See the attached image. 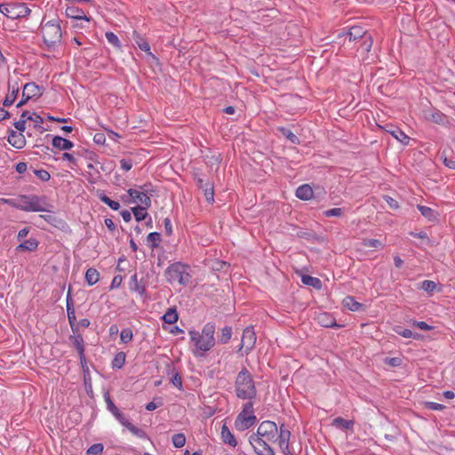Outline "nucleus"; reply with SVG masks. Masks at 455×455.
<instances>
[{"label":"nucleus","instance_id":"7ed1b4c3","mask_svg":"<svg viewBox=\"0 0 455 455\" xmlns=\"http://www.w3.org/2000/svg\"><path fill=\"white\" fill-rule=\"evenodd\" d=\"M235 390L238 398L251 401L256 396L257 390L252 375L243 368L237 374L235 381Z\"/></svg>","mask_w":455,"mask_h":455},{"label":"nucleus","instance_id":"69168bd1","mask_svg":"<svg viewBox=\"0 0 455 455\" xmlns=\"http://www.w3.org/2000/svg\"><path fill=\"white\" fill-rule=\"evenodd\" d=\"M138 45L141 51L150 53V46L146 41L138 43Z\"/></svg>","mask_w":455,"mask_h":455},{"label":"nucleus","instance_id":"7c9ffc66","mask_svg":"<svg viewBox=\"0 0 455 455\" xmlns=\"http://www.w3.org/2000/svg\"><path fill=\"white\" fill-rule=\"evenodd\" d=\"M100 274L95 268H89L85 273L87 284H95L99 282Z\"/></svg>","mask_w":455,"mask_h":455},{"label":"nucleus","instance_id":"f704fd0d","mask_svg":"<svg viewBox=\"0 0 455 455\" xmlns=\"http://www.w3.org/2000/svg\"><path fill=\"white\" fill-rule=\"evenodd\" d=\"M161 241V235L157 232H152L148 235V242L152 248H156Z\"/></svg>","mask_w":455,"mask_h":455},{"label":"nucleus","instance_id":"f8f14e48","mask_svg":"<svg viewBox=\"0 0 455 455\" xmlns=\"http://www.w3.org/2000/svg\"><path fill=\"white\" fill-rule=\"evenodd\" d=\"M146 187H147V185H144L143 187H141V188L143 189L142 191L130 188L128 190V194L132 197L133 202H135V203L140 202L142 205H145L146 207H150L151 206V199L146 194V192L148 191Z\"/></svg>","mask_w":455,"mask_h":455},{"label":"nucleus","instance_id":"4c0bfd02","mask_svg":"<svg viewBox=\"0 0 455 455\" xmlns=\"http://www.w3.org/2000/svg\"><path fill=\"white\" fill-rule=\"evenodd\" d=\"M395 331L401 335L402 337L403 338H413L415 339H419V334H414L411 330L409 329H403L402 330L400 327H396L395 329Z\"/></svg>","mask_w":455,"mask_h":455},{"label":"nucleus","instance_id":"393cba45","mask_svg":"<svg viewBox=\"0 0 455 455\" xmlns=\"http://www.w3.org/2000/svg\"><path fill=\"white\" fill-rule=\"evenodd\" d=\"M38 246V242L35 238H29L26 240L24 243H20L17 246V251H34L36 250Z\"/></svg>","mask_w":455,"mask_h":455},{"label":"nucleus","instance_id":"c03bdc74","mask_svg":"<svg viewBox=\"0 0 455 455\" xmlns=\"http://www.w3.org/2000/svg\"><path fill=\"white\" fill-rule=\"evenodd\" d=\"M342 214H343V210L341 208H332V209L326 210L323 212V215L326 218L340 217Z\"/></svg>","mask_w":455,"mask_h":455},{"label":"nucleus","instance_id":"58836bf2","mask_svg":"<svg viewBox=\"0 0 455 455\" xmlns=\"http://www.w3.org/2000/svg\"><path fill=\"white\" fill-rule=\"evenodd\" d=\"M231 336H232V329H231V327H224L221 330V333H220V343H222V344L228 343L229 341V339H231Z\"/></svg>","mask_w":455,"mask_h":455},{"label":"nucleus","instance_id":"bf43d9fd","mask_svg":"<svg viewBox=\"0 0 455 455\" xmlns=\"http://www.w3.org/2000/svg\"><path fill=\"white\" fill-rule=\"evenodd\" d=\"M93 140L97 144H104L106 138L103 133H96L93 137Z\"/></svg>","mask_w":455,"mask_h":455},{"label":"nucleus","instance_id":"b1692460","mask_svg":"<svg viewBox=\"0 0 455 455\" xmlns=\"http://www.w3.org/2000/svg\"><path fill=\"white\" fill-rule=\"evenodd\" d=\"M69 339L77 350L78 355H83V353L84 352V341L83 336L79 333V331L76 333H73Z\"/></svg>","mask_w":455,"mask_h":455},{"label":"nucleus","instance_id":"39448f33","mask_svg":"<svg viewBox=\"0 0 455 455\" xmlns=\"http://www.w3.org/2000/svg\"><path fill=\"white\" fill-rule=\"evenodd\" d=\"M16 209L24 212H50L45 197L38 196H20Z\"/></svg>","mask_w":455,"mask_h":455},{"label":"nucleus","instance_id":"8fccbe9b","mask_svg":"<svg viewBox=\"0 0 455 455\" xmlns=\"http://www.w3.org/2000/svg\"><path fill=\"white\" fill-rule=\"evenodd\" d=\"M105 400H106V403H107V405H108V409L109 411H111V413L114 415L116 413H117V411H119L118 408L115 405V403H113V401L110 399V397L108 395L105 397Z\"/></svg>","mask_w":455,"mask_h":455},{"label":"nucleus","instance_id":"423d86ee","mask_svg":"<svg viewBox=\"0 0 455 455\" xmlns=\"http://www.w3.org/2000/svg\"><path fill=\"white\" fill-rule=\"evenodd\" d=\"M257 421L251 401L243 404L242 411L235 421V427L238 431H244L252 427Z\"/></svg>","mask_w":455,"mask_h":455},{"label":"nucleus","instance_id":"a19ab883","mask_svg":"<svg viewBox=\"0 0 455 455\" xmlns=\"http://www.w3.org/2000/svg\"><path fill=\"white\" fill-rule=\"evenodd\" d=\"M103 451V445L101 443H94L87 450L88 455H100Z\"/></svg>","mask_w":455,"mask_h":455},{"label":"nucleus","instance_id":"09e8293b","mask_svg":"<svg viewBox=\"0 0 455 455\" xmlns=\"http://www.w3.org/2000/svg\"><path fill=\"white\" fill-rule=\"evenodd\" d=\"M120 165L124 171L128 172L132 169L133 163H132V160H131V159L124 158V159L120 160Z\"/></svg>","mask_w":455,"mask_h":455},{"label":"nucleus","instance_id":"680f3d73","mask_svg":"<svg viewBox=\"0 0 455 455\" xmlns=\"http://www.w3.org/2000/svg\"><path fill=\"white\" fill-rule=\"evenodd\" d=\"M62 159H63V160H67V161L70 162L71 164H75V165L76 164V158H75V156H74L72 154H70V153H64V154L62 155Z\"/></svg>","mask_w":455,"mask_h":455},{"label":"nucleus","instance_id":"6e6552de","mask_svg":"<svg viewBox=\"0 0 455 455\" xmlns=\"http://www.w3.org/2000/svg\"><path fill=\"white\" fill-rule=\"evenodd\" d=\"M0 12L12 20L29 16L31 10L24 3L1 4Z\"/></svg>","mask_w":455,"mask_h":455},{"label":"nucleus","instance_id":"9b49d317","mask_svg":"<svg viewBox=\"0 0 455 455\" xmlns=\"http://www.w3.org/2000/svg\"><path fill=\"white\" fill-rule=\"evenodd\" d=\"M256 339L253 328L251 326L246 327L243 332L241 348H244L246 352L250 351L254 347Z\"/></svg>","mask_w":455,"mask_h":455},{"label":"nucleus","instance_id":"20e7f679","mask_svg":"<svg viewBox=\"0 0 455 455\" xmlns=\"http://www.w3.org/2000/svg\"><path fill=\"white\" fill-rule=\"evenodd\" d=\"M41 33L48 49L58 45L62 38V31L59 20H52L41 25Z\"/></svg>","mask_w":455,"mask_h":455},{"label":"nucleus","instance_id":"72a5a7b5","mask_svg":"<svg viewBox=\"0 0 455 455\" xmlns=\"http://www.w3.org/2000/svg\"><path fill=\"white\" fill-rule=\"evenodd\" d=\"M100 200L114 211H117L120 208V204L118 202L110 199L104 194L100 196Z\"/></svg>","mask_w":455,"mask_h":455},{"label":"nucleus","instance_id":"a18cd8bd","mask_svg":"<svg viewBox=\"0 0 455 455\" xmlns=\"http://www.w3.org/2000/svg\"><path fill=\"white\" fill-rule=\"evenodd\" d=\"M362 40L363 42L361 47L363 49V51L370 52L372 46V38L371 35L367 34Z\"/></svg>","mask_w":455,"mask_h":455},{"label":"nucleus","instance_id":"a211bd4d","mask_svg":"<svg viewBox=\"0 0 455 455\" xmlns=\"http://www.w3.org/2000/svg\"><path fill=\"white\" fill-rule=\"evenodd\" d=\"M387 132H389L395 140L400 141L403 145H408L410 137L407 136L401 129L394 127L393 125H387Z\"/></svg>","mask_w":455,"mask_h":455},{"label":"nucleus","instance_id":"3c124183","mask_svg":"<svg viewBox=\"0 0 455 455\" xmlns=\"http://www.w3.org/2000/svg\"><path fill=\"white\" fill-rule=\"evenodd\" d=\"M36 175L43 181H48L51 178L50 173L45 170L36 171Z\"/></svg>","mask_w":455,"mask_h":455},{"label":"nucleus","instance_id":"864d4df0","mask_svg":"<svg viewBox=\"0 0 455 455\" xmlns=\"http://www.w3.org/2000/svg\"><path fill=\"white\" fill-rule=\"evenodd\" d=\"M444 116L443 114L439 111H436L431 115V117H428V119L432 120L435 123L440 124L443 122Z\"/></svg>","mask_w":455,"mask_h":455},{"label":"nucleus","instance_id":"a878e982","mask_svg":"<svg viewBox=\"0 0 455 455\" xmlns=\"http://www.w3.org/2000/svg\"><path fill=\"white\" fill-rule=\"evenodd\" d=\"M353 420H347L341 417H337L333 419L331 425L340 429H351L354 427Z\"/></svg>","mask_w":455,"mask_h":455},{"label":"nucleus","instance_id":"ddd939ff","mask_svg":"<svg viewBox=\"0 0 455 455\" xmlns=\"http://www.w3.org/2000/svg\"><path fill=\"white\" fill-rule=\"evenodd\" d=\"M114 416L118 419V421L125 427L132 435L143 438L145 436V432L132 425L124 416L123 413L120 412V411H117V413L114 414Z\"/></svg>","mask_w":455,"mask_h":455},{"label":"nucleus","instance_id":"052dcab7","mask_svg":"<svg viewBox=\"0 0 455 455\" xmlns=\"http://www.w3.org/2000/svg\"><path fill=\"white\" fill-rule=\"evenodd\" d=\"M443 164H445V166H447L451 169H455V159H453V158H448V157L444 156Z\"/></svg>","mask_w":455,"mask_h":455},{"label":"nucleus","instance_id":"f03ea898","mask_svg":"<svg viewBox=\"0 0 455 455\" xmlns=\"http://www.w3.org/2000/svg\"><path fill=\"white\" fill-rule=\"evenodd\" d=\"M214 332L215 325L211 323L204 326L201 333L196 331H189L190 339L196 347V351L194 352L196 355H202L214 346Z\"/></svg>","mask_w":455,"mask_h":455},{"label":"nucleus","instance_id":"dca6fc26","mask_svg":"<svg viewBox=\"0 0 455 455\" xmlns=\"http://www.w3.org/2000/svg\"><path fill=\"white\" fill-rule=\"evenodd\" d=\"M66 15L68 18L77 20H84L87 23L90 21V18L85 15L84 12L76 6H68L66 9Z\"/></svg>","mask_w":455,"mask_h":455},{"label":"nucleus","instance_id":"13d9d810","mask_svg":"<svg viewBox=\"0 0 455 455\" xmlns=\"http://www.w3.org/2000/svg\"><path fill=\"white\" fill-rule=\"evenodd\" d=\"M427 408L434 410V411H441L444 408V406L443 404L434 403V402L427 403Z\"/></svg>","mask_w":455,"mask_h":455},{"label":"nucleus","instance_id":"603ef678","mask_svg":"<svg viewBox=\"0 0 455 455\" xmlns=\"http://www.w3.org/2000/svg\"><path fill=\"white\" fill-rule=\"evenodd\" d=\"M384 199L391 209L396 210L399 208L398 202L396 200H395L394 198H392L391 196H385Z\"/></svg>","mask_w":455,"mask_h":455},{"label":"nucleus","instance_id":"f3484780","mask_svg":"<svg viewBox=\"0 0 455 455\" xmlns=\"http://www.w3.org/2000/svg\"><path fill=\"white\" fill-rule=\"evenodd\" d=\"M8 142L14 148L20 149L25 147L26 140L21 132L12 131L8 136Z\"/></svg>","mask_w":455,"mask_h":455},{"label":"nucleus","instance_id":"412c9836","mask_svg":"<svg viewBox=\"0 0 455 455\" xmlns=\"http://www.w3.org/2000/svg\"><path fill=\"white\" fill-rule=\"evenodd\" d=\"M52 146L60 150H68L73 148L72 141L60 136H54L52 142Z\"/></svg>","mask_w":455,"mask_h":455},{"label":"nucleus","instance_id":"4d7b16f0","mask_svg":"<svg viewBox=\"0 0 455 455\" xmlns=\"http://www.w3.org/2000/svg\"><path fill=\"white\" fill-rule=\"evenodd\" d=\"M172 384L177 387L178 388H181L182 387V380H181V377L179 375V374H175L172 379Z\"/></svg>","mask_w":455,"mask_h":455},{"label":"nucleus","instance_id":"0eeeda50","mask_svg":"<svg viewBox=\"0 0 455 455\" xmlns=\"http://www.w3.org/2000/svg\"><path fill=\"white\" fill-rule=\"evenodd\" d=\"M166 279L169 283L178 284H186L190 282L188 267L180 262L171 265L165 272Z\"/></svg>","mask_w":455,"mask_h":455},{"label":"nucleus","instance_id":"0e129e2a","mask_svg":"<svg viewBox=\"0 0 455 455\" xmlns=\"http://www.w3.org/2000/svg\"><path fill=\"white\" fill-rule=\"evenodd\" d=\"M394 264L396 268L401 269L404 265V261L398 255H396L394 257Z\"/></svg>","mask_w":455,"mask_h":455},{"label":"nucleus","instance_id":"c9c22d12","mask_svg":"<svg viewBox=\"0 0 455 455\" xmlns=\"http://www.w3.org/2000/svg\"><path fill=\"white\" fill-rule=\"evenodd\" d=\"M186 443V436L184 434H175L173 436H172V444L174 447L176 448H181L185 445Z\"/></svg>","mask_w":455,"mask_h":455},{"label":"nucleus","instance_id":"4be33fe9","mask_svg":"<svg viewBox=\"0 0 455 455\" xmlns=\"http://www.w3.org/2000/svg\"><path fill=\"white\" fill-rule=\"evenodd\" d=\"M367 34V31L360 26H354L347 32H346V35L349 36L350 41L363 39Z\"/></svg>","mask_w":455,"mask_h":455},{"label":"nucleus","instance_id":"4468645a","mask_svg":"<svg viewBox=\"0 0 455 455\" xmlns=\"http://www.w3.org/2000/svg\"><path fill=\"white\" fill-rule=\"evenodd\" d=\"M316 321L321 326L325 327V328H331V327L340 328L343 326L341 324H338L336 323L335 318L331 314L325 313V312L319 313L316 315Z\"/></svg>","mask_w":455,"mask_h":455},{"label":"nucleus","instance_id":"338daca9","mask_svg":"<svg viewBox=\"0 0 455 455\" xmlns=\"http://www.w3.org/2000/svg\"><path fill=\"white\" fill-rule=\"evenodd\" d=\"M164 222L166 234L171 235L172 232L171 220L168 218H166Z\"/></svg>","mask_w":455,"mask_h":455},{"label":"nucleus","instance_id":"49530a36","mask_svg":"<svg viewBox=\"0 0 455 455\" xmlns=\"http://www.w3.org/2000/svg\"><path fill=\"white\" fill-rule=\"evenodd\" d=\"M412 326L417 327L423 331H431L434 328L433 326L427 324L426 322H422V321H420V322L413 321Z\"/></svg>","mask_w":455,"mask_h":455},{"label":"nucleus","instance_id":"de8ad7c7","mask_svg":"<svg viewBox=\"0 0 455 455\" xmlns=\"http://www.w3.org/2000/svg\"><path fill=\"white\" fill-rule=\"evenodd\" d=\"M363 245L365 247H380L382 246V243L378 239H366L363 241Z\"/></svg>","mask_w":455,"mask_h":455},{"label":"nucleus","instance_id":"2f4dec72","mask_svg":"<svg viewBox=\"0 0 455 455\" xmlns=\"http://www.w3.org/2000/svg\"><path fill=\"white\" fill-rule=\"evenodd\" d=\"M200 183V188L204 189V196L206 200L210 203L213 202L214 200V192H213V187L211 184H203V180H199L198 181Z\"/></svg>","mask_w":455,"mask_h":455},{"label":"nucleus","instance_id":"e2e57ef3","mask_svg":"<svg viewBox=\"0 0 455 455\" xmlns=\"http://www.w3.org/2000/svg\"><path fill=\"white\" fill-rule=\"evenodd\" d=\"M28 165L24 162L18 163L16 164V171L19 173H24L27 171Z\"/></svg>","mask_w":455,"mask_h":455},{"label":"nucleus","instance_id":"473e14b6","mask_svg":"<svg viewBox=\"0 0 455 455\" xmlns=\"http://www.w3.org/2000/svg\"><path fill=\"white\" fill-rule=\"evenodd\" d=\"M125 357L126 356L124 352L117 353L112 361V367L121 369L125 363Z\"/></svg>","mask_w":455,"mask_h":455},{"label":"nucleus","instance_id":"c85d7f7f","mask_svg":"<svg viewBox=\"0 0 455 455\" xmlns=\"http://www.w3.org/2000/svg\"><path fill=\"white\" fill-rule=\"evenodd\" d=\"M18 92H19V86L12 85V92L5 96L3 105L5 107L11 106L15 101Z\"/></svg>","mask_w":455,"mask_h":455},{"label":"nucleus","instance_id":"ea45409f","mask_svg":"<svg viewBox=\"0 0 455 455\" xmlns=\"http://www.w3.org/2000/svg\"><path fill=\"white\" fill-rule=\"evenodd\" d=\"M280 131L282 132L283 135L289 140L293 144H299V138L291 132L290 130L285 128H281Z\"/></svg>","mask_w":455,"mask_h":455},{"label":"nucleus","instance_id":"5fc2aeb1","mask_svg":"<svg viewBox=\"0 0 455 455\" xmlns=\"http://www.w3.org/2000/svg\"><path fill=\"white\" fill-rule=\"evenodd\" d=\"M14 126L19 131V132L22 133V132H24L26 129V120L20 119L19 121L14 123Z\"/></svg>","mask_w":455,"mask_h":455},{"label":"nucleus","instance_id":"aec40b11","mask_svg":"<svg viewBox=\"0 0 455 455\" xmlns=\"http://www.w3.org/2000/svg\"><path fill=\"white\" fill-rule=\"evenodd\" d=\"M220 435L221 439L225 443L230 445L231 447H235L237 445L236 439L226 424L222 426Z\"/></svg>","mask_w":455,"mask_h":455},{"label":"nucleus","instance_id":"cd10ccee","mask_svg":"<svg viewBox=\"0 0 455 455\" xmlns=\"http://www.w3.org/2000/svg\"><path fill=\"white\" fill-rule=\"evenodd\" d=\"M148 207H146L145 205H138L136 207H133L132 209V212L135 217V220L137 221H141V220H146L147 216H148V212H147V209Z\"/></svg>","mask_w":455,"mask_h":455},{"label":"nucleus","instance_id":"2eb2a0df","mask_svg":"<svg viewBox=\"0 0 455 455\" xmlns=\"http://www.w3.org/2000/svg\"><path fill=\"white\" fill-rule=\"evenodd\" d=\"M42 94V88L35 83H28L23 86L22 97H26V100L34 97H40Z\"/></svg>","mask_w":455,"mask_h":455},{"label":"nucleus","instance_id":"c756f323","mask_svg":"<svg viewBox=\"0 0 455 455\" xmlns=\"http://www.w3.org/2000/svg\"><path fill=\"white\" fill-rule=\"evenodd\" d=\"M162 318L164 323L172 324L178 321L179 316L175 308H169Z\"/></svg>","mask_w":455,"mask_h":455},{"label":"nucleus","instance_id":"37998d69","mask_svg":"<svg viewBox=\"0 0 455 455\" xmlns=\"http://www.w3.org/2000/svg\"><path fill=\"white\" fill-rule=\"evenodd\" d=\"M132 331L130 328L123 329L120 333V339L124 343H128L132 339Z\"/></svg>","mask_w":455,"mask_h":455},{"label":"nucleus","instance_id":"5701e85b","mask_svg":"<svg viewBox=\"0 0 455 455\" xmlns=\"http://www.w3.org/2000/svg\"><path fill=\"white\" fill-rule=\"evenodd\" d=\"M295 195L301 200H309L313 197V189L308 184H304L297 188Z\"/></svg>","mask_w":455,"mask_h":455},{"label":"nucleus","instance_id":"1a4fd4ad","mask_svg":"<svg viewBox=\"0 0 455 455\" xmlns=\"http://www.w3.org/2000/svg\"><path fill=\"white\" fill-rule=\"evenodd\" d=\"M67 313L72 332L76 333L79 331V324H76V312L73 305V300L71 299V286H68V290L67 292Z\"/></svg>","mask_w":455,"mask_h":455},{"label":"nucleus","instance_id":"f257e3e1","mask_svg":"<svg viewBox=\"0 0 455 455\" xmlns=\"http://www.w3.org/2000/svg\"><path fill=\"white\" fill-rule=\"evenodd\" d=\"M278 427L270 420L259 424L257 433L250 436L249 442L258 455H274L272 444L277 441Z\"/></svg>","mask_w":455,"mask_h":455},{"label":"nucleus","instance_id":"bb28decb","mask_svg":"<svg viewBox=\"0 0 455 455\" xmlns=\"http://www.w3.org/2000/svg\"><path fill=\"white\" fill-rule=\"evenodd\" d=\"M418 209L421 215L427 218L428 220L433 221L437 220V212L430 207L424 205H418Z\"/></svg>","mask_w":455,"mask_h":455},{"label":"nucleus","instance_id":"e433bc0d","mask_svg":"<svg viewBox=\"0 0 455 455\" xmlns=\"http://www.w3.org/2000/svg\"><path fill=\"white\" fill-rule=\"evenodd\" d=\"M298 274L301 277V282L305 285H307V284H321L320 279H318L316 277H312V276H310L308 275H305V274H302V273H298Z\"/></svg>","mask_w":455,"mask_h":455},{"label":"nucleus","instance_id":"6e6d98bb","mask_svg":"<svg viewBox=\"0 0 455 455\" xmlns=\"http://www.w3.org/2000/svg\"><path fill=\"white\" fill-rule=\"evenodd\" d=\"M386 363L387 364H389L390 366L396 367L401 364L402 361L399 357H392V358H387Z\"/></svg>","mask_w":455,"mask_h":455},{"label":"nucleus","instance_id":"79ce46f5","mask_svg":"<svg viewBox=\"0 0 455 455\" xmlns=\"http://www.w3.org/2000/svg\"><path fill=\"white\" fill-rule=\"evenodd\" d=\"M105 36L109 44L116 47H120V41L117 37V36L113 32H106Z\"/></svg>","mask_w":455,"mask_h":455},{"label":"nucleus","instance_id":"774afa93","mask_svg":"<svg viewBox=\"0 0 455 455\" xmlns=\"http://www.w3.org/2000/svg\"><path fill=\"white\" fill-rule=\"evenodd\" d=\"M121 216L125 222H129L132 220V213L127 210L122 211Z\"/></svg>","mask_w":455,"mask_h":455},{"label":"nucleus","instance_id":"9d476101","mask_svg":"<svg viewBox=\"0 0 455 455\" xmlns=\"http://www.w3.org/2000/svg\"><path fill=\"white\" fill-rule=\"evenodd\" d=\"M291 432L283 424L278 430L277 441L278 445L284 455H293L289 450V442Z\"/></svg>","mask_w":455,"mask_h":455},{"label":"nucleus","instance_id":"6ab92c4d","mask_svg":"<svg viewBox=\"0 0 455 455\" xmlns=\"http://www.w3.org/2000/svg\"><path fill=\"white\" fill-rule=\"evenodd\" d=\"M342 305L345 308L353 312L364 310L363 305L356 301L352 296L345 297L342 300Z\"/></svg>","mask_w":455,"mask_h":455}]
</instances>
